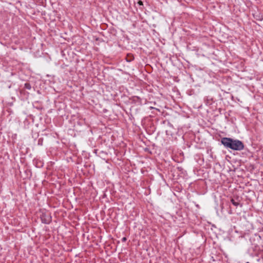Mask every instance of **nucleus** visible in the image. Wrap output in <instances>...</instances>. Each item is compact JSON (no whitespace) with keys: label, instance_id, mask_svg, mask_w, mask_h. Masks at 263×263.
I'll return each instance as SVG.
<instances>
[{"label":"nucleus","instance_id":"5","mask_svg":"<svg viewBox=\"0 0 263 263\" xmlns=\"http://www.w3.org/2000/svg\"><path fill=\"white\" fill-rule=\"evenodd\" d=\"M126 238L125 237H123V238H122V240H123V241H126Z\"/></svg>","mask_w":263,"mask_h":263},{"label":"nucleus","instance_id":"2","mask_svg":"<svg viewBox=\"0 0 263 263\" xmlns=\"http://www.w3.org/2000/svg\"><path fill=\"white\" fill-rule=\"evenodd\" d=\"M42 220L43 222L45 223H49L51 220V217L49 215H43L41 217Z\"/></svg>","mask_w":263,"mask_h":263},{"label":"nucleus","instance_id":"3","mask_svg":"<svg viewBox=\"0 0 263 263\" xmlns=\"http://www.w3.org/2000/svg\"><path fill=\"white\" fill-rule=\"evenodd\" d=\"M231 202L233 203V204H234L235 206H237L238 204V203L237 202H235L234 199H232Z\"/></svg>","mask_w":263,"mask_h":263},{"label":"nucleus","instance_id":"1","mask_svg":"<svg viewBox=\"0 0 263 263\" xmlns=\"http://www.w3.org/2000/svg\"><path fill=\"white\" fill-rule=\"evenodd\" d=\"M221 143L226 147L233 150L241 151L244 148V145L242 142L238 140H233L229 138H223L221 139Z\"/></svg>","mask_w":263,"mask_h":263},{"label":"nucleus","instance_id":"4","mask_svg":"<svg viewBox=\"0 0 263 263\" xmlns=\"http://www.w3.org/2000/svg\"><path fill=\"white\" fill-rule=\"evenodd\" d=\"M138 4H139L140 5H143V3H142V2H141V1H139V2H138Z\"/></svg>","mask_w":263,"mask_h":263}]
</instances>
